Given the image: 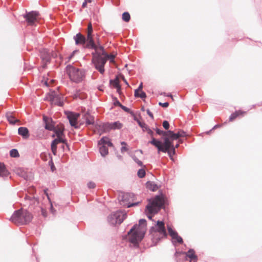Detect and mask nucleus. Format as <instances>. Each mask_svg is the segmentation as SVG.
Here are the masks:
<instances>
[{"label":"nucleus","mask_w":262,"mask_h":262,"mask_svg":"<svg viewBox=\"0 0 262 262\" xmlns=\"http://www.w3.org/2000/svg\"><path fill=\"white\" fill-rule=\"evenodd\" d=\"M96 37V35L94 34L92 25L89 23L85 30V35L78 32L73 36V39L77 46H82L84 48H94Z\"/></svg>","instance_id":"obj_1"},{"label":"nucleus","mask_w":262,"mask_h":262,"mask_svg":"<svg viewBox=\"0 0 262 262\" xmlns=\"http://www.w3.org/2000/svg\"><path fill=\"white\" fill-rule=\"evenodd\" d=\"M146 221L140 219L139 224L134 225L128 232V241L135 247H139V243L143 239L146 232Z\"/></svg>","instance_id":"obj_2"},{"label":"nucleus","mask_w":262,"mask_h":262,"mask_svg":"<svg viewBox=\"0 0 262 262\" xmlns=\"http://www.w3.org/2000/svg\"><path fill=\"white\" fill-rule=\"evenodd\" d=\"M169 205L167 198L161 193L156 195L154 198L148 200V204L146 206V210L149 213H158L161 209H165V206Z\"/></svg>","instance_id":"obj_3"},{"label":"nucleus","mask_w":262,"mask_h":262,"mask_svg":"<svg viewBox=\"0 0 262 262\" xmlns=\"http://www.w3.org/2000/svg\"><path fill=\"white\" fill-rule=\"evenodd\" d=\"M65 70L70 79L73 82L79 83L85 78L86 73L85 69L77 68L69 64L66 67Z\"/></svg>","instance_id":"obj_4"},{"label":"nucleus","mask_w":262,"mask_h":262,"mask_svg":"<svg viewBox=\"0 0 262 262\" xmlns=\"http://www.w3.org/2000/svg\"><path fill=\"white\" fill-rule=\"evenodd\" d=\"M33 216L28 210L20 208L15 210L9 220L18 225H26L32 220Z\"/></svg>","instance_id":"obj_5"},{"label":"nucleus","mask_w":262,"mask_h":262,"mask_svg":"<svg viewBox=\"0 0 262 262\" xmlns=\"http://www.w3.org/2000/svg\"><path fill=\"white\" fill-rule=\"evenodd\" d=\"M174 140L169 137L168 139H165L164 142H162V145H160V142L155 140L152 141V143L155 145L159 153L160 151H167V148H170V149L172 150V154L176 155V149L179 147L180 143H177L176 145H174L173 141Z\"/></svg>","instance_id":"obj_6"},{"label":"nucleus","mask_w":262,"mask_h":262,"mask_svg":"<svg viewBox=\"0 0 262 262\" xmlns=\"http://www.w3.org/2000/svg\"><path fill=\"white\" fill-rule=\"evenodd\" d=\"M93 56L92 63L94 64L95 68L101 74L105 72L104 66L106 63V59L103 57L102 55L98 51H94L92 53Z\"/></svg>","instance_id":"obj_7"},{"label":"nucleus","mask_w":262,"mask_h":262,"mask_svg":"<svg viewBox=\"0 0 262 262\" xmlns=\"http://www.w3.org/2000/svg\"><path fill=\"white\" fill-rule=\"evenodd\" d=\"M158 232L161 235V237H155L156 241V245L159 242L162 238H165L167 236V234L165 229L164 223L162 221L158 220L155 226H152L149 229V233L152 234L153 233Z\"/></svg>","instance_id":"obj_8"},{"label":"nucleus","mask_w":262,"mask_h":262,"mask_svg":"<svg viewBox=\"0 0 262 262\" xmlns=\"http://www.w3.org/2000/svg\"><path fill=\"white\" fill-rule=\"evenodd\" d=\"M126 217V213L121 210H117L107 217L108 222L113 225L121 224Z\"/></svg>","instance_id":"obj_9"},{"label":"nucleus","mask_w":262,"mask_h":262,"mask_svg":"<svg viewBox=\"0 0 262 262\" xmlns=\"http://www.w3.org/2000/svg\"><path fill=\"white\" fill-rule=\"evenodd\" d=\"M45 100H49L52 104H54L59 106L63 105V101L60 95L56 92L53 91L47 94Z\"/></svg>","instance_id":"obj_10"},{"label":"nucleus","mask_w":262,"mask_h":262,"mask_svg":"<svg viewBox=\"0 0 262 262\" xmlns=\"http://www.w3.org/2000/svg\"><path fill=\"white\" fill-rule=\"evenodd\" d=\"M65 114L69 120L70 124L75 129H79L80 125H78V119L80 117V114L70 111H66Z\"/></svg>","instance_id":"obj_11"},{"label":"nucleus","mask_w":262,"mask_h":262,"mask_svg":"<svg viewBox=\"0 0 262 262\" xmlns=\"http://www.w3.org/2000/svg\"><path fill=\"white\" fill-rule=\"evenodd\" d=\"M167 230L169 235L172 238V243L176 246L177 244H182L184 243L182 237L178 234L177 231L173 229L169 225H167Z\"/></svg>","instance_id":"obj_12"},{"label":"nucleus","mask_w":262,"mask_h":262,"mask_svg":"<svg viewBox=\"0 0 262 262\" xmlns=\"http://www.w3.org/2000/svg\"><path fill=\"white\" fill-rule=\"evenodd\" d=\"M134 197V193L129 192H121L118 196V200L120 205L126 206L130 203V200Z\"/></svg>","instance_id":"obj_13"},{"label":"nucleus","mask_w":262,"mask_h":262,"mask_svg":"<svg viewBox=\"0 0 262 262\" xmlns=\"http://www.w3.org/2000/svg\"><path fill=\"white\" fill-rule=\"evenodd\" d=\"M38 12L35 11H32L29 12H26L23 15L26 21L29 25L33 26L37 21Z\"/></svg>","instance_id":"obj_14"},{"label":"nucleus","mask_w":262,"mask_h":262,"mask_svg":"<svg viewBox=\"0 0 262 262\" xmlns=\"http://www.w3.org/2000/svg\"><path fill=\"white\" fill-rule=\"evenodd\" d=\"M52 131L55 134L57 137L56 139H58L60 141H62V143L66 144V146L68 147L69 145L67 142V140L65 138L64 128L63 126L59 128H57L55 126L54 127V129Z\"/></svg>","instance_id":"obj_15"},{"label":"nucleus","mask_w":262,"mask_h":262,"mask_svg":"<svg viewBox=\"0 0 262 262\" xmlns=\"http://www.w3.org/2000/svg\"><path fill=\"white\" fill-rule=\"evenodd\" d=\"M42 121L45 129L49 131H52L54 129L56 122L51 117L43 115L42 117Z\"/></svg>","instance_id":"obj_16"},{"label":"nucleus","mask_w":262,"mask_h":262,"mask_svg":"<svg viewBox=\"0 0 262 262\" xmlns=\"http://www.w3.org/2000/svg\"><path fill=\"white\" fill-rule=\"evenodd\" d=\"M40 57L43 62L42 68H46L47 65L51 60L50 53L47 49H42L40 51Z\"/></svg>","instance_id":"obj_17"},{"label":"nucleus","mask_w":262,"mask_h":262,"mask_svg":"<svg viewBox=\"0 0 262 262\" xmlns=\"http://www.w3.org/2000/svg\"><path fill=\"white\" fill-rule=\"evenodd\" d=\"M187 136V133L183 130H179L177 133L170 130L169 137L173 140H178L180 137H185Z\"/></svg>","instance_id":"obj_18"},{"label":"nucleus","mask_w":262,"mask_h":262,"mask_svg":"<svg viewBox=\"0 0 262 262\" xmlns=\"http://www.w3.org/2000/svg\"><path fill=\"white\" fill-rule=\"evenodd\" d=\"M153 129L155 130L157 135L162 136V139H163V142H164L166 138L168 139V138L169 137L170 130L164 131L163 130H161L157 127L153 128Z\"/></svg>","instance_id":"obj_19"},{"label":"nucleus","mask_w":262,"mask_h":262,"mask_svg":"<svg viewBox=\"0 0 262 262\" xmlns=\"http://www.w3.org/2000/svg\"><path fill=\"white\" fill-rule=\"evenodd\" d=\"M18 134L24 139H28L30 136L29 130L26 127H19L18 129Z\"/></svg>","instance_id":"obj_20"},{"label":"nucleus","mask_w":262,"mask_h":262,"mask_svg":"<svg viewBox=\"0 0 262 262\" xmlns=\"http://www.w3.org/2000/svg\"><path fill=\"white\" fill-rule=\"evenodd\" d=\"M94 45L95 47L94 48H88L91 50H94L95 51H97L98 49H99L102 52L104 51V47L101 45L100 39L99 36L97 34L96 39H94Z\"/></svg>","instance_id":"obj_21"},{"label":"nucleus","mask_w":262,"mask_h":262,"mask_svg":"<svg viewBox=\"0 0 262 262\" xmlns=\"http://www.w3.org/2000/svg\"><path fill=\"white\" fill-rule=\"evenodd\" d=\"M84 118L85 120V125L86 126L90 125L95 124V117L91 115L89 113H86L84 115Z\"/></svg>","instance_id":"obj_22"},{"label":"nucleus","mask_w":262,"mask_h":262,"mask_svg":"<svg viewBox=\"0 0 262 262\" xmlns=\"http://www.w3.org/2000/svg\"><path fill=\"white\" fill-rule=\"evenodd\" d=\"M105 145V146L107 145L108 147H113V144L110 140L108 137L106 136L102 137L101 139L98 141V145Z\"/></svg>","instance_id":"obj_23"},{"label":"nucleus","mask_w":262,"mask_h":262,"mask_svg":"<svg viewBox=\"0 0 262 262\" xmlns=\"http://www.w3.org/2000/svg\"><path fill=\"white\" fill-rule=\"evenodd\" d=\"M16 174L26 180H28L29 178L27 172L23 168L21 167H19L16 169Z\"/></svg>","instance_id":"obj_24"},{"label":"nucleus","mask_w":262,"mask_h":262,"mask_svg":"<svg viewBox=\"0 0 262 262\" xmlns=\"http://www.w3.org/2000/svg\"><path fill=\"white\" fill-rule=\"evenodd\" d=\"M10 174V172L6 168L5 165L3 163L0 162V177H6Z\"/></svg>","instance_id":"obj_25"},{"label":"nucleus","mask_w":262,"mask_h":262,"mask_svg":"<svg viewBox=\"0 0 262 262\" xmlns=\"http://www.w3.org/2000/svg\"><path fill=\"white\" fill-rule=\"evenodd\" d=\"M87 97V95L80 90H76L73 94L74 99H84Z\"/></svg>","instance_id":"obj_26"},{"label":"nucleus","mask_w":262,"mask_h":262,"mask_svg":"<svg viewBox=\"0 0 262 262\" xmlns=\"http://www.w3.org/2000/svg\"><path fill=\"white\" fill-rule=\"evenodd\" d=\"M6 117L9 122L10 124L12 125H14L18 121V120L15 119V117L13 115L12 113L11 112H8L6 114Z\"/></svg>","instance_id":"obj_27"},{"label":"nucleus","mask_w":262,"mask_h":262,"mask_svg":"<svg viewBox=\"0 0 262 262\" xmlns=\"http://www.w3.org/2000/svg\"><path fill=\"white\" fill-rule=\"evenodd\" d=\"M146 132H147V134L150 136L151 139V140L150 141H149L148 142V144H150L155 146V145L153 143H152V141L155 140H156L157 141L160 142V145H162V142L161 140L156 139L155 138H154V133L149 127L146 128Z\"/></svg>","instance_id":"obj_28"},{"label":"nucleus","mask_w":262,"mask_h":262,"mask_svg":"<svg viewBox=\"0 0 262 262\" xmlns=\"http://www.w3.org/2000/svg\"><path fill=\"white\" fill-rule=\"evenodd\" d=\"M246 114V112L242 111L240 110L236 111L235 112L232 113L229 117V120L230 121H233L235 118L240 115H243Z\"/></svg>","instance_id":"obj_29"},{"label":"nucleus","mask_w":262,"mask_h":262,"mask_svg":"<svg viewBox=\"0 0 262 262\" xmlns=\"http://www.w3.org/2000/svg\"><path fill=\"white\" fill-rule=\"evenodd\" d=\"M246 114V112L242 111L240 110L236 111L235 112L232 113L229 117V120L230 121H233L235 118L240 115H243Z\"/></svg>","instance_id":"obj_30"},{"label":"nucleus","mask_w":262,"mask_h":262,"mask_svg":"<svg viewBox=\"0 0 262 262\" xmlns=\"http://www.w3.org/2000/svg\"><path fill=\"white\" fill-rule=\"evenodd\" d=\"M146 186L148 189L152 191H155L158 188L157 184L151 181H147L146 183Z\"/></svg>","instance_id":"obj_31"},{"label":"nucleus","mask_w":262,"mask_h":262,"mask_svg":"<svg viewBox=\"0 0 262 262\" xmlns=\"http://www.w3.org/2000/svg\"><path fill=\"white\" fill-rule=\"evenodd\" d=\"M62 142V141H60L58 139H55L51 142V149L52 153L55 156L56 155V154H57V145H54V144L55 142Z\"/></svg>","instance_id":"obj_32"},{"label":"nucleus","mask_w":262,"mask_h":262,"mask_svg":"<svg viewBox=\"0 0 262 262\" xmlns=\"http://www.w3.org/2000/svg\"><path fill=\"white\" fill-rule=\"evenodd\" d=\"M99 152L101 155L104 157L108 154V150L107 147L105 145H99Z\"/></svg>","instance_id":"obj_33"},{"label":"nucleus","mask_w":262,"mask_h":262,"mask_svg":"<svg viewBox=\"0 0 262 262\" xmlns=\"http://www.w3.org/2000/svg\"><path fill=\"white\" fill-rule=\"evenodd\" d=\"M112 129H119L122 128V124L119 121L111 122Z\"/></svg>","instance_id":"obj_34"},{"label":"nucleus","mask_w":262,"mask_h":262,"mask_svg":"<svg viewBox=\"0 0 262 262\" xmlns=\"http://www.w3.org/2000/svg\"><path fill=\"white\" fill-rule=\"evenodd\" d=\"M139 92L140 93L137 92V91H135L134 96L136 98H140L142 99H145L147 97L146 93L143 91Z\"/></svg>","instance_id":"obj_35"},{"label":"nucleus","mask_w":262,"mask_h":262,"mask_svg":"<svg viewBox=\"0 0 262 262\" xmlns=\"http://www.w3.org/2000/svg\"><path fill=\"white\" fill-rule=\"evenodd\" d=\"M112 130L111 124L110 122L102 123V132L106 133Z\"/></svg>","instance_id":"obj_36"},{"label":"nucleus","mask_w":262,"mask_h":262,"mask_svg":"<svg viewBox=\"0 0 262 262\" xmlns=\"http://www.w3.org/2000/svg\"><path fill=\"white\" fill-rule=\"evenodd\" d=\"M49 156H50V160L48 162V165L50 167L51 171L52 172H54L56 170V168L55 166L54 165L52 156L50 154H49Z\"/></svg>","instance_id":"obj_37"},{"label":"nucleus","mask_w":262,"mask_h":262,"mask_svg":"<svg viewBox=\"0 0 262 262\" xmlns=\"http://www.w3.org/2000/svg\"><path fill=\"white\" fill-rule=\"evenodd\" d=\"M122 19L126 23L129 22L130 20V15L129 12L127 11L123 12L122 14Z\"/></svg>","instance_id":"obj_38"},{"label":"nucleus","mask_w":262,"mask_h":262,"mask_svg":"<svg viewBox=\"0 0 262 262\" xmlns=\"http://www.w3.org/2000/svg\"><path fill=\"white\" fill-rule=\"evenodd\" d=\"M10 156L13 158H18L19 157L18 151L17 149L13 148L10 151Z\"/></svg>","instance_id":"obj_39"},{"label":"nucleus","mask_w":262,"mask_h":262,"mask_svg":"<svg viewBox=\"0 0 262 262\" xmlns=\"http://www.w3.org/2000/svg\"><path fill=\"white\" fill-rule=\"evenodd\" d=\"M110 84L111 85H113L114 88L120 85L118 81V77L117 76H116V77L114 79H110Z\"/></svg>","instance_id":"obj_40"},{"label":"nucleus","mask_w":262,"mask_h":262,"mask_svg":"<svg viewBox=\"0 0 262 262\" xmlns=\"http://www.w3.org/2000/svg\"><path fill=\"white\" fill-rule=\"evenodd\" d=\"M145 170L143 168H140L137 172L138 177L140 178H143L145 176Z\"/></svg>","instance_id":"obj_41"},{"label":"nucleus","mask_w":262,"mask_h":262,"mask_svg":"<svg viewBox=\"0 0 262 262\" xmlns=\"http://www.w3.org/2000/svg\"><path fill=\"white\" fill-rule=\"evenodd\" d=\"M122 110H123L125 112L130 114V115H134V112L130 110L128 107L121 105L120 107Z\"/></svg>","instance_id":"obj_42"},{"label":"nucleus","mask_w":262,"mask_h":262,"mask_svg":"<svg viewBox=\"0 0 262 262\" xmlns=\"http://www.w3.org/2000/svg\"><path fill=\"white\" fill-rule=\"evenodd\" d=\"M167 151H162L163 152H164V153H167L168 154V155L170 158V159L172 161H174V158L173 157V156H174V155H173L172 154V150L171 149H170V148H167Z\"/></svg>","instance_id":"obj_43"},{"label":"nucleus","mask_w":262,"mask_h":262,"mask_svg":"<svg viewBox=\"0 0 262 262\" xmlns=\"http://www.w3.org/2000/svg\"><path fill=\"white\" fill-rule=\"evenodd\" d=\"M187 257H189L190 260L195 262H196L198 260V257L195 253L194 254L187 255Z\"/></svg>","instance_id":"obj_44"},{"label":"nucleus","mask_w":262,"mask_h":262,"mask_svg":"<svg viewBox=\"0 0 262 262\" xmlns=\"http://www.w3.org/2000/svg\"><path fill=\"white\" fill-rule=\"evenodd\" d=\"M113 104L115 106H118L120 107L122 105V104L120 102V101L118 100L117 97H113Z\"/></svg>","instance_id":"obj_45"},{"label":"nucleus","mask_w":262,"mask_h":262,"mask_svg":"<svg viewBox=\"0 0 262 262\" xmlns=\"http://www.w3.org/2000/svg\"><path fill=\"white\" fill-rule=\"evenodd\" d=\"M162 125L164 127V128L166 130H167L168 129V128H169V126H170V125H169V122L167 120H164L163 123H162Z\"/></svg>","instance_id":"obj_46"},{"label":"nucleus","mask_w":262,"mask_h":262,"mask_svg":"<svg viewBox=\"0 0 262 262\" xmlns=\"http://www.w3.org/2000/svg\"><path fill=\"white\" fill-rule=\"evenodd\" d=\"M115 58V56L113 54L107 55V57L105 58L106 59V61L109 60L110 62H113L114 61V59Z\"/></svg>","instance_id":"obj_47"},{"label":"nucleus","mask_w":262,"mask_h":262,"mask_svg":"<svg viewBox=\"0 0 262 262\" xmlns=\"http://www.w3.org/2000/svg\"><path fill=\"white\" fill-rule=\"evenodd\" d=\"M87 186L89 189H94L96 187V184L94 182L90 181L88 183Z\"/></svg>","instance_id":"obj_48"},{"label":"nucleus","mask_w":262,"mask_h":262,"mask_svg":"<svg viewBox=\"0 0 262 262\" xmlns=\"http://www.w3.org/2000/svg\"><path fill=\"white\" fill-rule=\"evenodd\" d=\"M145 212H146V215H147V217L148 218V219L150 220H152V221H154L152 218L153 217V216L155 214H154L153 213H149L148 212L147 210H146V207H145Z\"/></svg>","instance_id":"obj_49"},{"label":"nucleus","mask_w":262,"mask_h":262,"mask_svg":"<svg viewBox=\"0 0 262 262\" xmlns=\"http://www.w3.org/2000/svg\"><path fill=\"white\" fill-rule=\"evenodd\" d=\"M94 126L97 129L101 130L102 132V123L100 124L95 123L94 124Z\"/></svg>","instance_id":"obj_50"},{"label":"nucleus","mask_w":262,"mask_h":262,"mask_svg":"<svg viewBox=\"0 0 262 262\" xmlns=\"http://www.w3.org/2000/svg\"><path fill=\"white\" fill-rule=\"evenodd\" d=\"M140 203H141V202H140V201L135 202V203H129V204H128V205L127 206V208H130L132 207L137 206Z\"/></svg>","instance_id":"obj_51"},{"label":"nucleus","mask_w":262,"mask_h":262,"mask_svg":"<svg viewBox=\"0 0 262 262\" xmlns=\"http://www.w3.org/2000/svg\"><path fill=\"white\" fill-rule=\"evenodd\" d=\"M158 104L159 106H162L164 108H166L169 106V103L167 102H165L164 103L160 102H159Z\"/></svg>","instance_id":"obj_52"},{"label":"nucleus","mask_w":262,"mask_h":262,"mask_svg":"<svg viewBox=\"0 0 262 262\" xmlns=\"http://www.w3.org/2000/svg\"><path fill=\"white\" fill-rule=\"evenodd\" d=\"M195 254V251L193 249H189L188 250V251H187V252H186L185 253V255H186V258H187V255H189V254ZM187 258H186V259Z\"/></svg>","instance_id":"obj_53"},{"label":"nucleus","mask_w":262,"mask_h":262,"mask_svg":"<svg viewBox=\"0 0 262 262\" xmlns=\"http://www.w3.org/2000/svg\"><path fill=\"white\" fill-rule=\"evenodd\" d=\"M41 214L44 217H46L48 215L47 210L43 208H41Z\"/></svg>","instance_id":"obj_54"},{"label":"nucleus","mask_w":262,"mask_h":262,"mask_svg":"<svg viewBox=\"0 0 262 262\" xmlns=\"http://www.w3.org/2000/svg\"><path fill=\"white\" fill-rule=\"evenodd\" d=\"M134 160L135 162L136 163H137L139 166H143V162L141 161H140L139 159H138L137 158L135 157L134 159Z\"/></svg>","instance_id":"obj_55"},{"label":"nucleus","mask_w":262,"mask_h":262,"mask_svg":"<svg viewBox=\"0 0 262 262\" xmlns=\"http://www.w3.org/2000/svg\"><path fill=\"white\" fill-rule=\"evenodd\" d=\"M50 210L53 215L56 214V210L54 208L53 203L50 204Z\"/></svg>","instance_id":"obj_56"},{"label":"nucleus","mask_w":262,"mask_h":262,"mask_svg":"<svg viewBox=\"0 0 262 262\" xmlns=\"http://www.w3.org/2000/svg\"><path fill=\"white\" fill-rule=\"evenodd\" d=\"M185 253H186V252H183L182 251H180L176 250L174 255L175 257H178L181 254H185Z\"/></svg>","instance_id":"obj_57"},{"label":"nucleus","mask_w":262,"mask_h":262,"mask_svg":"<svg viewBox=\"0 0 262 262\" xmlns=\"http://www.w3.org/2000/svg\"><path fill=\"white\" fill-rule=\"evenodd\" d=\"M117 90V92L120 95L122 94L121 92V86L120 85H119L115 88Z\"/></svg>","instance_id":"obj_58"},{"label":"nucleus","mask_w":262,"mask_h":262,"mask_svg":"<svg viewBox=\"0 0 262 262\" xmlns=\"http://www.w3.org/2000/svg\"><path fill=\"white\" fill-rule=\"evenodd\" d=\"M142 89H143V83L141 82L140 83L139 85L138 86V88L137 89H136L135 91H137V92H138L139 91H142Z\"/></svg>","instance_id":"obj_59"},{"label":"nucleus","mask_w":262,"mask_h":262,"mask_svg":"<svg viewBox=\"0 0 262 262\" xmlns=\"http://www.w3.org/2000/svg\"><path fill=\"white\" fill-rule=\"evenodd\" d=\"M147 114L148 115V116L152 119H154V115L152 112L150 111L149 109H147L146 110Z\"/></svg>","instance_id":"obj_60"},{"label":"nucleus","mask_w":262,"mask_h":262,"mask_svg":"<svg viewBox=\"0 0 262 262\" xmlns=\"http://www.w3.org/2000/svg\"><path fill=\"white\" fill-rule=\"evenodd\" d=\"M79 52V50H75L74 51H73L72 53L71 54V55L69 56V58L71 59L72 58L74 55L75 54Z\"/></svg>","instance_id":"obj_61"},{"label":"nucleus","mask_w":262,"mask_h":262,"mask_svg":"<svg viewBox=\"0 0 262 262\" xmlns=\"http://www.w3.org/2000/svg\"><path fill=\"white\" fill-rule=\"evenodd\" d=\"M128 150L127 148L126 147V146H122L121 148V152L123 153L125 151H126Z\"/></svg>","instance_id":"obj_62"},{"label":"nucleus","mask_w":262,"mask_h":262,"mask_svg":"<svg viewBox=\"0 0 262 262\" xmlns=\"http://www.w3.org/2000/svg\"><path fill=\"white\" fill-rule=\"evenodd\" d=\"M137 123L139 125V126L140 127H142V126L143 125H144V122H141L140 120H139L138 122H137Z\"/></svg>","instance_id":"obj_63"},{"label":"nucleus","mask_w":262,"mask_h":262,"mask_svg":"<svg viewBox=\"0 0 262 262\" xmlns=\"http://www.w3.org/2000/svg\"><path fill=\"white\" fill-rule=\"evenodd\" d=\"M137 123L139 125V126L140 127H142V126L143 125H144V122H141L140 120H139L138 122H137Z\"/></svg>","instance_id":"obj_64"}]
</instances>
